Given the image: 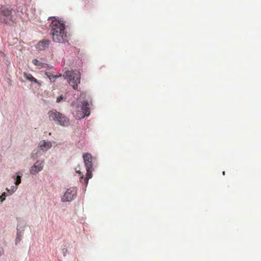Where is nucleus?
<instances>
[{
	"mask_svg": "<svg viewBox=\"0 0 261 261\" xmlns=\"http://www.w3.org/2000/svg\"><path fill=\"white\" fill-rule=\"evenodd\" d=\"M15 12L11 9L5 8L0 11V24H10L15 21L13 14Z\"/></svg>",
	"mask_w": 261,
	"mask_h": 261,
	"instance_id": "obj_6",
	"label": "nucleus"
},
{
	"mask_svg": "<svg viewBox=\"0 0 261 261\" xmlns=\"http://www.w3.org/2000/svg\"><path fill=\"white\" fill-rule=\"evenodd\" d=\"M89 104L87 101H84L82 105H79L78 101L72 103V113L77 119L84 118L90 114Z\"/></svg>",
	"mask_w": 261,
	"mask_h": 261,
	"instance_id": "obj_3",
	"label": "nucleus"
},
{
	"mask_svg": "<svg viewBox=\"0 0 261 261\" xmlns=\"http://www.w3.org/2000/svg\"><path fill=\"white\" fill-rule=\"evenodd\" d=\"M24 77L28 81H29L31 82H34L35 83H36L38 85H40V84L39 83V82L33 76V75L29 73L24 72L23 74Z\"/></svg>",
	"mask_w": 261,
	"mask_h": 261,
	"instance_id": "obj_11",
	"label": "nucleus"
},
{
	"mask_svg": "<svg viewBox=\"0 0 261 261\" xmlns=\"http://www.w3.org/2000/svg\"><path fill=\"white\" fill-rule=\"evenodd\" d=\"M43 152H42L41 150H40V148L39 149V150H37L36 152L35 153H33L34 154H35L36 156V157H38L39 156H40Z\"/></svg>",
	"mask_w": 261,
	"mask_h": 261,
	"instance_id": "obj_18",
	"label": "nucleus"
},
{
	"mask_svg": "<svg viewBox=\"0 0 261 261\" xmlns=\"http://www.w3.org/2000/svg\"><path fill=\"white\" fill-rule=\"evenodd\" d=\"M17 189V186H12L10 190L7 189V191L9 193V195L12 194Z\"/></svg>",
	"mask_w": 261,
	"mask_h": 261,
	"instance_id": "obj_14",
	"label": "nucleus"
},
{
	"mask_svg": "<svg viewBox=\"0 0 261 261\" xmlns=\"http://www.w3.org/2000/svg\"><path fill=\"white\" fill-rule=\"evenodd\" d=\"M76 194V190L74 187L68 189L62 198L63 202L71 201L74 199Z\"/></svg>",
	"mask_w": 261,
	"mask_h": 261,
	"instance_id": "obj_7",
	"label": "nucleus"
},
{
	"mask_svg": "<svg viewBox=\"0 0 261 261\" xmlns=\"http://www.w3.org/2000/svg\"><path fill=\"white\" fill-rule=\"evenodd\" d=\"M64 99V97L62 96V95H61L60 96H58L57 98V100L56 101L57 102H61L63 99Z\"/></svg>",
	"mask_w": 261,
	"mask_h": 261,
	"instance_id": "obj_19",
	"label": "nucleus"
},
{
	"mask_svg": "<svg viewBox=\"0 0 261 261\" xmlns=\"http://www.w3.org/2000/svg\"><path fill=\"white\" fill-rule=\"evenodd\" d=\"M49 43L50 41L47 40L41 41L37 44V47L40 50L45 49L48 47Z\"/></svg>",
	"mask_w": 261,
	"mask_h": 261,
	"instance_id": "obj_10",
	"label": "nucleus"
},
{
	"mask_svg": "<svg viewBox=\"0 0 261 261\" xmlns=\"http://www.w3.org/2000/svg\"><path fill=\"white\" fill-rule=\"evenodd\" d=\"M21 235H20L19 233L17 234V237L16 238V244L20 242V241L21 240Z\"/></svg>",
	"mask_w": 261,
	"mask_h": 261,
	"instance_id": "obj_17",
	"label": "nucleus"
},
{
	"mask_svg": "<svg viewBox=\"0 0 261 261\" xmlns=\"http://www.w3.org/2000/svg\"><path fill=\"white\" fill-rule=\"evenodd\" d=\"M223 175H225V171H223Z\"/></svg>",
	"mask_w": 261,
	"mask_h": 261,
	"instance_id": "obj_20",
	"label": "nucleus"
},
{
	"mask_svg": "<svg viewBox=\"0 0 261 261\" xmlns=\"http://www.w3.org/2000/svg\"><path fill=\"white\" fill-rule=\"evenodd\" d=\"M21 182V176L20 175H17L16 178V180L15 182V184L16 186L18 185Z\"/></svg>",
	"mask_w": 261,
	"mask_h": 261,
	"instance_id": "obj_15",
	"label": "nucleus"
},
{
	"mask_svg": "<svg viewBox=\"0 0 261 261\" xmlns=\"http://www.w3.org/2000/svg\"><path fill=\"white\" fill-rule=\"evenodd\" d=\"M64 79L68 80L69 84L74 89H77L80 83L81 74L77 71H66L63 75Z\"/></svg>",
	"mask_w": 261,
	"mask_h": 261,
	"instance_id": "obj_5",
	"label": "nucleus"
},
{
	"mask_svg": "<svg viewBox=\"0 0 261 261\" xmlns=\"http://www.w3.org/2000/svg\"><path fill=\"white\" fill-rule=\"evenodd\" d=\"M83 159L85 163V165L87 170L86 177L84 178L83 174L80 171V170L75 169L76 172L77 173L80 177V181L86 186L88 183L89 179L92 177V156L89 153H85L83 154Z\"/></svg>",
	"mask_w": 261,
	"mask_h": 261,
	"instance_id": "obj_2",
	"label": "nucleus"
},
{
	"mask_svg": "<svg viewBox=\"0 0 261 261\" xmlns=\"http://www.w3.org/2000/svg\"><path fill=\"white\" fill-rule=\"evenodd\" d=\"M47 114L49 120L54 121L58 125L68 126L70 124L69 118L56 110L49 111Z\"/></svg>",
	"mask_w": 261,
	"mask_h": 261,
	"instance_id": "obj_4",
	"label": "nucleus"
},
{
	"mask_svg": "<svg viewBox=\"0 0 261 261\" xmlns=\"http://www.w3.org/2000/svg\"><path fill=\"white\" fill-rule=\"evenodd\" d=\"M45 74L49 78L51 82H54L55 81V79L62 76L61 74H59V75H54L50 72H46Z\"/></svg>",
	"mask_w": 261,
	"mask_h": 261,
	"instance_id": "obj_12",
	"label": "nucleus"
},
{
	"mask_svg": "<svg viewBox=\"0 0 261 261\" xmlns=\"http://www.w3.org/2000/svg\"><path fill=\"white\" fill-rule=\"evenodd\" d=\"M50 26L53 41L57 43L64 42L66 39L65 24L60 20L54 19L51 21Z\"/></svg>",
	"mask_w": 261,
	"mask_h": 261,
	"instance_id": "obj_1",
	"label": "nucleus"
},
{
	"mask_svg": "<svg viewBox=\"0 0 261 261\" xmlns=\"http://www.w3.org/2000/svg\"><path fill=\"white\" fill-rule=\"evenodd\" d=\"M7 196L6 193H3L0 196V200L1 202H3L5 200L6 197Z\"/></svg>",
	"mask_w": 261,
	"mask_h": 261,
	"instance_id": "obj_16",
	"label": "nucleus"
},
{
	"mask_svg": "<svg viewBox=\"0 0 261 261\" xmlns=\"http://www.w3.org/2000/svg\"><path fill=\"white\" fill-rule=\"evenodd\" d=\"M2 253H0V255H1Z\"/></svg>",
	"mask_w": 261,
	"mask_h": 261,
	"instance_id": "obj_21",
	"label": "nucleus"
},
{
	"mask_svg": "<svg viewBox=\"0 0 261 261\" xmlns=\"http://www.w3.org/2000/svg\"><path fill=\"white\" fill-rule=\"evenodd\" d=\"M51 146L52 144L50 141L43 140L40 141L39 148H40V150H41L42 152H44L50 149Z\"/></svg>",
	"mask_w": 261,
	"mask_h": 261,
	"instance_id": "obj_9",
	"label": "nucleus"
},
{
	"mask_svg": "<svg viewBox=\"0 0 261 261\" xmlns=\"http://www.w3.org/2000/svg\"><path fill=\"white\" fill-rule=\"evenodd\" d=\"M32 63L36 66H38L39 68H46L47 64L45 63H42L39 60L34 59L32 60Z\"/></svg>",
	"mask_w": 261,
	"mask_h": 261,
	"instance_id": "obj_13",
	"label": "nucleus"
},
{
	"mask_svg": "<svg viewBox=\"0 0 261 261\" xmlns=\"http://www.w3.org/2000/svg\"><path fill=\"white\" fill-rule=\"evenodd\" d=\"M43 161H37L34 165V166L31 167L30 170L31 173L33 174H36L38 173L39 171L42 170L43 167Z\"/></svg>",
	"mask_w": 261,
	"mask_h": 261,
	"instance_id": "obj_8",
	"label": "nucleus"
}]
</instances>
